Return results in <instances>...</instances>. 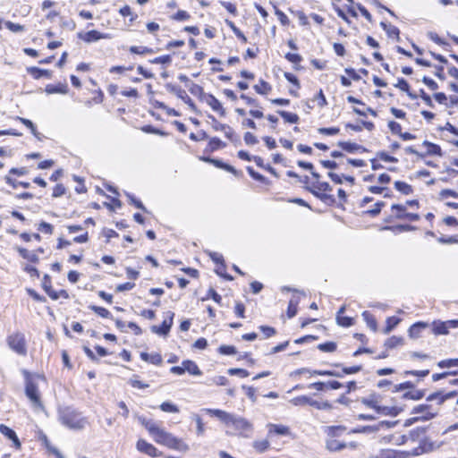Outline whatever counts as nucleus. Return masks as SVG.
I'll return each mask as SVG.
<instances>
[{"label":"nucleus","mask_w":458,"mask_h":458,"mask_svg":"<svg viewBox=\"0 0 458 458\" xmlns=\"http://www.w3.org/2000/svg\"><path fill=\"white\" fill-rule=\"evenodd\" d=\"M139 421L143 425L154 440L160 445H165L170 449L186 453L190 450V446L182 439L176 437L173 434L165 431L157 426L152 420H148L144 417H140Z\"/></svg>","instance_id":"nucleus-1"},{"label":"nucleus","mask_w":458,"mask_h":458,"mask_svg":"<svg viewBox=\"0 0 458 458\" xmlns=\"http://www.w3.org/2000/svg\"><path fill=\"white\" fill-rule=\"evenodd\" d=\"M208 414L217 418L225 427H232L239 435L249 437L252 432V425L246 419L220 409L205 408L202 410Z\"/></svg>","instance_id":"nucleus-2"},{"label":"nucleus","mask_w":458,"mask_h":458,"mask_svg":"<svg viewBox=\"0 0 458 458\" xmlns=\"http://www.w3.org/2000/svg\"><path fill=\"white\" fill-rule=\"evenodd\" d=\"M21 373L25 379V394L30 401L32 407L34 409H43L41 394L38 389V380L45 381V377L38 374H31L26 369H22Z\"/></svg>","instance_id":"nucleus-3"},{"label":"nucleus","mask_w":458,"mask_h":458,"mask_svg":"<svg viewBox=\"0 0 458 458\" xmlns=\"http://www.w3.org/2000/svg\"><path fill=\"white\" fill-rule=\"evenodd\" d=\"M59 420L64 426L74 430L82 429L87 424L86 418L70 408L59 411Z\"/></svg>","instance_id":"nucleus-4"},{"label":"nucleus","mask_w":458,"mask_h":458,"mask_svg":"<svg viewBox=\"0 0 458 458\" xmlns=\"http://www.w3.org/2000/svg\"><path fill=\"white\" fill-rule=\"evenodd\" d=\"M8 346L17 354L25 356L27 354L26 340L22 333L16 332L10 335L6 339Z\"/></svg>","instance_id":"nucleus-5"},{"label":"nucleus","mask_w":458,"mask_h":458,"mask_svg":"<svg viewBox=\"0 0 458 458\" xmlns=\"http://www.w3.org/2000/svg\"><path fill=\"white\" fill-rule=\"evenodd\" d=\"M391 209L394 212V216L397 219H407L409 221H418L420 219L418 214L407 212L406 205L394 204Z\"/></svg>","instance_id":"nucleus-6"},{"label":"nucleus","mask_w":458,"mask_h":458,"mask_svg":"<svg viewBox=\"0 0 458 458\" xmlns=\"http://www.w3.org/2000/svg\"><path fill=\"white\" fill-rule=\"evenodd\" d=\"M433 332L435 335H446L451 328L458 327V319L446 321H435L433 323Z\"/></svg>","instance_id":"nucleus-7"},{"label":"nucleus","mask_w":458,"mask_h":458,"mask_svg":"<svg viewBox=\"0 0 458 458\" xmlns=\"http://www.w3.org/2000/svg\"><path fill=\"white\" fill-rule=\"evenodd\" d=\"M174 317V312L167 311L166 318L163 321L162 325L160 327L153 326L151 327V331L159 335H167L172 326H173Z\"/></svg>","instance_id":"nucleus-8"},{"label":"nucleus","mask_w":458,"mask_h":458,"mask_svg":"<svg viewBox=\"0 0 458 458\" xmlns=\"http://www.w3.org/2000/svg\"><path fill=\"white\" fill-rule=\"evenodd\" d=\"M136 447L138 451L144 453L151 457L161 455V453L152 444L148 443L144 439L138 440Z\"/></svg>","instance_id":"nucleus-9"},{"label":"nucleus","mask_w":458,"mask_h":458,"mask_svg":"<svg viewBox=\"0 0 458 458\" xmlns=\"http://www.w3.org/2000/svg\"><path fill=\"white\" fill-rule=\"evenodd\" d=\"M204 102H206L213 111L218 113L221 116L225 115V109L222 103L213 95L208 94L204 96Z\"/></svg>","instance_id":"nucleus-10"},{"label":"nucleus","mask_w":458,"mask_h":458,"mask_svg":"<svg viewBox=\"0 0 458 458\" xmlns=\"http://www.w3.org/2000/svg\"><path fill=\"white\" fill-rule=\"evenodd\" d=\"M169 91L174 93L179 98L186 103L192 110H195V105L191 98L187 95L186 91L177 86L167 85Z\"/></svg>","instance_id":"nucleus-11"},{"label":"nucleus","mask_w":458,"mask_h":458,"mask_svg":"<svg viewBox=\"0 0 458 458\" xmlns=\"http://www.w3.org/2000/svg\"><path fill=\"white\" fill-rule=\"evenodd\" d=\"M79 38L87 43H91L99 39L108 38L109 37L98 30H89L85 33H79Z\"/></svg>","instance_id":"nucleus-12"},{"label":"nucleus","mask_w":458,"mask_h":458,"mask_svg":"<svg viewBox=\"0 0 458 458\" xmlns=\"http://www.w3.org/2000/svg\"><path fill=\"white\" fill-rule=\"evenodd\" d=\"M369 458H406V455L403 453L393 449H384L381 450L378 454Z\"/></svg>","instance_id":"nucleus-13"},{"label":"nucleus","mask_w":458,"mask_h":458,"mask_svg":"<svg viewBox=\"0 0 458 458\" xmlns=\"http://www.w3.org/2000/svg\"><path fill=\"white\" fill-rule=\"evenodd\" d=\"M0 433L3 434L4 436L7 437L9 439L13 440V445H15L16 448H20V446H21L20 440L17 437L16 433L12 428L2 424V425H0Z\"/></svg>","instance_id":"nucleus-14"},{"label":"nucleus","mask_w":458,"mask_h":458,"mask_svg":"<svg viewBox=\"0 0 458 458\" xmlns=\"http://www.w3.org/2000/svg\"><path fill=\"white\" fill-rule=\"evenodd\" d=\"M343 150H345L349 153H354L359 151H366L362 146L350 141H339L337 144Z\"/></svg>","instance_id":"nucleus-15"},{"label":"nucleus","mask_w":458,"mask_h":458,"mask_svg":"<svg viewBox=\"0 0 458 458\" xmlns=\"http://www.w3.org/2000/svg\"><path fill=\"white\" fill-rule=\"evenodd\" d=\"M305 372H308L310 375L330 376V377H342V374L340 372H337L335 370H312V371H310L307 369H299L298 371H296V373H298V374L305 373Z\"/></svg>","instance_id":"nucleus-16"},{"label":"nucleus","mask_w":458,"mask_h":458,"mask_svg":"<svg viewBox=\"0 0 458 458\" xmlns=\"http://www.w3.org/2000/svg\"><path fill=\"white\" fill-rule=\"evenodd\" d=\"M414 413H422L420 419L428 420L434 418L437 414V411H429V407L428 405L421 404L414 408Z\"/></svg>","instance_id":"nucleus-17"},{"label":"nucleus","mask_w":458,"mask_h":458,"mask_svg":"<svg viewBox=\"0 0 458 458\" xmlns=\"http://www.w3.org/2000/svg\"><path fill=\"white\" fill-rule=\"evenodd\" d=\"M140 358L147 362H149L154 365H160L163 361L162 357L159 353H147V352H141Z\"/></svg>","instance_id":"nucleus-18"},{"label":"nucleus","mask_w":458,"mask_h":458,"mask_svg":"<svg viewBox=\"0 0 458 458\" xmlns=\"http://www.w3.org/2000/svg\"><path fill=\"white\" fill-rule=\"evenodd\" d=\"M182 365L184 367V371L189 372L191 375L199 376L201 375V371L199 369L198 365L190 360H183Z\"/></svg>","instance_id":"nucleus-19"},{"label":"nucleus","mask_w":458,"mask_h":458,"mask_svg":"<svg viewBox=\"0 0 458 458\" xmlns=\"http://www.w3.org/2000/svg\"><path fill=\"white\" fill-rule=\"evenodd\" d=\"M268 433H276L277 435L287 436L290 434V428L284 425L268 424Z\"/></svg>","instance_id":"nucleus-20"},{"label":"nucleus","mask_w":458,"mask_h":458,"mask_svg":"<svg viewBox=\"0 0 458 458\" xmlns=\"http://www.w3.org/2000/svg\"><path fill=\"white\" fill-rule=\"evenodd\" d=\"M428 327L426 323L419 322L413 324L409 328V335L411 338H418L420 336V333L423 329H425Z\"/></svg>","instance_id":"nucleus-21"},{"label":"nucleus","mask_w":458,"mask_h":458,"mask_svg":"<svg viewBox=\"0 0 458 458\" xmlns=\"http://www.w3.org/2000/svg\"><path fill=\"white\" fill-rule=\"evenodd\" d=\"M313 188L314 189H310V191L317 197H320L318 192V191H323V192H326V191H332V188L331 186L329 185L328 182H317L314 185H313Z\"/></svg>","instance_id":"nucleus-22"},{"label":"nucleus","mask_w":458,"mask_h":458,"mask_svg":"<svg viewBox=\"0 0 458 458\" xmlns=\"http://www.w3.org/2000/svg\"><path fill=\"white\" fill-rule=\"evenodd\" d=\"M189 91L194 95L199 97L201 100L204 101V96L208 95L204 92L203 88L197 83L190 82V84L187 85Z\"/></svg>","instance_id":"nucleus-23"},{"label":"nucleus","mask_w":458,"mask_h":458,"mask_svg":"<svg viewBox=\"0 0 458 458\" xmlns=\"http://www.w3.org/2000/svg\"><path fill=\"white\" fill-rule=\"evenodd\" d=\"M380 26L386 32L388 37L396 38L397 39H399L400 31L397 27L391 25V24H386V22H383V21L380 23Z\"/></svg>","instance_id":"nucleus-24"},{"label":"nucleus","mask_w":458,"mask_h":458,"mask_svg":"<svg viewBox=\"0 0 458 458\" xmlns=\"http://www.w3.org/2000/svg\"><path fill=\"white\" fill-rule=\"evenodd\" d=\"M45 91L47 94H55V93L66 94L68 92V88L66 85L55 86V85L49 84L46 87Z\"/></svg>","instance_id":"nucleus-25"},{"label":"nucleus","mask_w":458,"mask_h":458,"mask_svg":"<svg viewBox=\"0 0 458 458\" xmlns=\"http://www.w3.org/2000/svg\"><path fill=\"white\" fill-rule=\"evenodd\" d=\"M362 317L364 318V320L366 321L368 327L374 332L377 331V320L376 318L373 317V315L371 313H369V311H364L362 313Z\"/></svg>","instance_id":"nucleus-26"},{"label":"nucleus","mask_w":458,"mask_h":458,"mask_svg":"<svg viewBox=\"0 0 458 458\" xmlns=\"http://www.w3.org/2000/svg\"><path fill=\"white\" fill-rule=\"evenodd\" d=\"M18 251L23 259L30 262L36 263L38 261V257L35 252L29 251L24 248H18Z\"/></svg>","instance_id":"nucleus-27"},{"label":"nucleus","mask_w":458,"mask_h":458,"mask_svg":"<svg viewBox=\"0 0 458 458\" xmlns=\"http://www.w3.org/2000/svg\"><path fill=\"white\" fill-rule=\"evenodd\" d=\"M277 114H280L286 123H297L299 122V116L296 114L289 113L284 110H278Z\"/></svg>","instance_id":"nucleus-28"},{"label":"nucleus","mask_w":458,"mask_h":458,"mask_svg":"<svg viewBox=\"0 0 458 458\" xmlns=\"http://www.w3.org/2000/svg\"><path fill=\"white\" fill-rule=\"evenodd\" d=\"M423 145L427 147L428 155L442 156V150L438 145L428 142L427 140L423 142Z\"/></svg>","instance_id":"nucleus-29"},{"label":"nucleus","mask_w":458,"mask_h":458,"mask_svg":"<svg viewBox=\"0 0 458 458\" xmlns=\"http://www.w3.org/2000/svg\"><path fill=\"white\" fill-rule=\"evenodd\" d=\"M299 303V296H293L291 299L288 309H287V315L289 318H293L297 314V306Z\"/></svg>","instance_id":"nucleus-30"},{"label":"nucleus","mask_w":458,"mask_h":458,"mask_svg":"<svg viewBox=\"0 0 458 458\" xmlns=\"http://www.w3.org/2000/svg\"><path fill=\"white\" fill-rule=\"evenodd\" d=\"M437 366L441 369H454L453 370L458 369V359H448L440 360Z\"/></svg>","instance_id":"nucleus-31"},{"label":"nucleus","mask_w":458,"mask_h":458,"mask_svg":"<svg viewBox=\"0 0 458 458\" xmlns=\"http://www.w3.org/2000/svg\"><path fill=\"white\" fill-rule=\"evenodd\" d=\"M254 89L259 94L267 95L271 91L272 88L269 83L261 80L259 84L254 86Z\"/></svg>","instance_id":"nucleus-32"},{"label":"nucleus","mask_w":458,"mask_h":458,"mask_svg":"<svg viewBox=\"0 0 458 458\" xmlns=\"http://www.w3.org/2000/svg\"><path fill=\"white\" fill-rule=\"evenodd\" d=\"M345 446H346V445L344 443H342V442L338 441L337 439L332 438V439H328L327 441V448L332 452L342 450Z\"/></svg>","instance_id":"nucleus-33"},{"label":"nucleus","mask_w":458,"mask_h":458,"mask_svg":"<svg viewBox=\"0 0 458 458\" xmlns=\"http://www.w3.org/2000/svg\"><path fill=\"white\" fill-rule=\"evenodd\" d=\"M401 321L399 318L389 317L386 318V327L384 329V334H389Z\"/></svg>","instance_id":"nucleus-34"},{"label":"nucleus","mask_w":458,"mask_h":458,"mask_svg":"<svg viewBox=\"0 0 458 458\" xmlns=\"http://www.w3.org/2000/svg\"><path fill=\"white\" fill-rule=\"evenodd\" d=\"M402 344H403V338L396 335L388 338L385 344V345L390 349L395 348Z\"/></svg>","instance_id":"nucleus-35"},{"label":"nucleus","mask_w":458,"mask_h":458,"mask_svg":"<svg viewBox=\"0 0 458 458\" xmlns=\"http://www.w3.org/2000/svg\"><path fill=\"white\" fill-rule=\"evenodd\" d=\"M394 187L397 191H399L400 192H402L405 195H409L412 192L411 186L404 182H400V181L395 182Z\"/></svg>","instance_id":"nucleus-36"},{"label":"nucleus","mask_w":458,"mask_h":458,"mask_svg":"<svg viewBox=\"0 0 458 458\" xmlns=\"http://www.w3.org/2000/svg\"><path fill=\"white\" fill-rule=\"evenodd\" d=\"M192 420L196 422L197 429L196 433L198 436H203L205 433V427L202 419L199 415L194 413L191 416Z\"/></svg>","instance_id":"nucleus-37"},{"label":"nucleus","mask_w":458,"mask_h":458,"mask_svg":"<svg viewBox=\"0 0 458 458\" xmlns=\"http://www.w3.org/2000/svg\"><path fill=\"white\" fill-rule=\"evenodd\" d=\"M4 181L8 185L12 186L14 189L17 188L18 186H21L23 188H29L30 185V182H18L17 180L13 179L10 175H6L4 177Z\"/></svg>","instance_id":"nucleus-38"},{"label":"nucleus","mask_w":458,"mask_h":458,"mask_svg":"<svg viewBox=\"0 0 458 458\" xmlns=\"http://www.w3.org/2000/svg\"><path fill=\"white\" fill-rule=\"evenodd\" d=\"M290 403L294 406H305L309 405L310 397L307 395H301L294 397L290 400Z\"/></svg>","instance_id":"nucleus-39"},{"label":"nucleus","mask_w":458,"mask_h":458,"mask_svg":"<svg viewBox=\"0 0 458 458\" xmlns=\"http://www.w3.org/2000/svg\"><path fill=\"white\" fill-rule=\"evenodd\" d=\"M361 403L368 407L378 410V401L376 398L375 394L370 395L369 397L362 398Z\"/></svg>","instance_id":"nucleus-40"},{"label":"nucleus","mask_w":458,"mask_h":458,"mask_svg":"<svg viewBox=\"0 0 458 458\" xmlns=\"http://www.w3.org/2000/svg\"><path fill=\"white\" fill-rule=\"evenodd\" d=\"M270 444L267 439L263 440H257L253 442V447L259 453L265 452L268 447Z\"/></svg>","instance_id":"nucleus-41"},{"label":"nucleus","mask_w":458,"mask_h":458,"mask_svg":"<svg viewBox=\"0 0 458 458\" xmlns=\"http://www.w3.org/2000/svg\"><path fill=\"white\" fill-rule=\"evenodd\" d=\"M395 87L399 88L403 91L407 92L411 99L416 98V96L410 92V85L404 79H399Z\"/></svg>","instance_id":"nucleus-42"},{"label":"nucleus","mask_w":458,"mask_h":458,"mask_svg":"<svg viewBox=\"0 0 458 458\" xmlns=\"http://www.w3.org/2000/svg\"><path fill=\"white\" fill-rule=\"evenodd\" d=\"M160 409L165 412H170V413L179 412V408L175 404H174L170 402H165V403H161Z\"/></svg>","instance_id":"nucleus-43"},{"label":"nucleus","mask_w":458,"mask_h":458,"mask_svg":"<svg viewBox=\"0 0 458 458\" xmlns=\"http://www.w3.org/2000/svg\"><path fill=\"white\" fill-rule=\"evenodd\" d=\"M16 120L20 121L21 123H23L27 128H29L31 131V133L34 135V136H38V131H37V129L34 125V123L29 120V119H26V118H22V117H20V116H17L16 117Z\"/></svg>","instance_id":"nucleus-44"},{"label":"nucleus","mask_w":458,"mask_h":458,"mask_svg":"<svg viewBox=\"0 0 458 458\" xmlns=\"http://www.w3.org/2000/svg\"><path fill=\"white\" fill-rule=\"evenodd\" d=\"M318 348L325 352H333L336 350V344L334 342H327L318 344Z\"/></svg>","instance_id":"nucleus-45"},{"label":"nucleus","mask_w":458,"mask_h":458,"mask_svg":"<svg viewBox=\"0 0 458 458\" xmlns=\"http://www.w3.org/2000/svg\"><path fill=\"white\" fill-rule=\"evenodd\" d=\"M90 309L95 313H97L98 316H100L102 318H111V313L109 312V310H107L106 309H105L103 307L92 305V306H90Z\"/></svg>","instance_id":"nucleus-46"},{"label":"nucleus","mask_w":458,"mask_h":458,"mask_svg":"<svg viewBox=\"0 0 458 458\" xmlns=\"http://www.w3.org/2000/svg\"><path fill=\"white\" fill-rule=\"evenodd\" d=\"M247 171H248L249 174H250L253 179H255V180H257V181H259V182H263V183H267V184L268 183L267 179L265 176H263L262 174H259V173L255 172V171L253 170V168H252V167L248 166V167H247Z\"/></svg>","instance_id":"nucleus-47"},{"label":"nucleus","mask_w":458,"mask_h":458,"mask_svg":"<svg viewBox=\"0 0 458 458\" xmlns=\"http://www.w3.org/2000/svg\"><path fill=\"white\" fill-rule=\"evenodd\" d=\"M130 52L132 54H138V55H144V54H149L152 53V49L148 48L147 47H131Z\"/></svg>","instance_id":"nucleus-48"},{"label":"nucleus","mask_w":458,"mask_h":458,"mask_svg":"<svg viewBox=\"0 0 458 458\" xmlns=\"http://www.w3.org/2000/svg\"><path fill=\"white\" fill-rule=\"evenodd\" d=\"M229 27L232 29V30L234 32V34L239 38L242 42L246 43L247 38L243 35V33L234 25L233 21H226Z\"/></svg>","instance_id":"nucleus-49"},{"label":"nucleus","mask_w":458,"mask_h":458,"mask_svg":"<svg viewBox=\"0 0 458 458\" xmlns=\"http://www.w3.org/2000/svg\"><path fill=\"white\" fill-rule=\"evenodd\" d=\"M218 352L224 355H233L236 353V349L233 345H221Z\"/></svg>","instance_id":"nucleus-50"},{"label":"nucleus","mask_w":458,"mask_h":458,"mask_svg":"<svg viewBox=\"0 0 458 458\" xmlns=\"http://www.w3.org/2000/svg\"><path fill=\"white\" fill-rule=\"evenodd\" d=\"M337 323L342 327H350L352 325V318L349 317L337 315Z\"/></svg>","instance_id":"nucleus-51"},{"label":"nucleus","mask_w":458,"mask_h":458,"mask_svg":"<svg viewBox=\"0 0 458 458\" xmlns=\"http://www.w3.org/2000/svg\"><path fill=\"white\" fill-rule=\"evenodd\" d=\"M126 196L129 199L130 204L134 205L137 208H140L143 211H146V208L142 204L141 201L136 199L131 194L126 193Z\"/></svg>","instance_id":"nucleus-52"},{"label":"nucleus","mask_w":458,"mask_h":458,"mask_svg":"<svg viewBox=\"0 0 458 458\" xmlns=\"http://www.w3.org/2000/svg\"><path fill=\"white\" fill-rule=\"evenodd\" d=\"M44 443H45L46 447L48 449V451L51 452L52 454H54L57 458H64L62 455V454L58 451V449L50 444V442L47 439V437H45Z\"/></svg>","instance_id":"nucleus-53"},{"label":"nucleus","mask_w":458,"mask_h":458,"mask_svg":"<svg viewBox=\"0 0 458 458\" xmlns=\"http://www.w3.org/2000/svg\"><path fill=\"white\" fill-rule=\"evenodd\" d=\"M437 242L444 244H455L458 243V236L438 237Z\"/></svg>","instance_id":"nucleus-54"},{"label":"nucleus","mask_w":458,"mask_h":458,"mask_svg":"<svg viewBox=\"0 0 458 458\" xmlns=\"http://www.w3.org/2000/svg\"><path fill=\"white\" fill-rule=\"evenodd\" d=\"M6 28L13 32H21L24 30V27L22 25L13 23L12 21L5 22Z\"/></svg>","instance_id":"nucleus-55"},{"label":"nucleus","mask_w":458,"mask_h":458,"mask_svg":"<svg viewBox=\"0 0 458 458\" xmlns=\"http://www.w3.org/2000/svg\"><path fill=\"white\" fill-rule=\"evenodd\" d=\"M243 140L247 145H254L258 143L257 137L249 131L244 134Z\"/></svg>","instance_id":"nucleus-56"},{"label":"nucleus","mask_w":458,"mask_h":458,"mask_svg":"<svg viewBox=\"0 0 458 458\" xmlns=\"http://www.w3.org/2000/svg\"><path fill=\"white\" fill-rule=\"evenodd\" d=\"M172 62L170 55H162L151 60L152 64H169Z\"/></svg>","instance_id":"nucleus-57"},{"label":"nucleus","mask_w":458,"mask_h":458,"mask_svg":"<svg viewBox=\"0 0 458 458\" xmlns=\"http://www.w3.org/2000/svg\"><path fill=\"white\" fill-rule=\"evenodd\" d=\"M275 13L278 17L280 22L283 25L285 26V25L289 24L288 17L281 10L277 9L276 7H275Z\"/></svg>","instance_id":"nucleus-58"},{"label":"nucleus","mask_w":458,"mask_h":458,"mask_svg":"<svg viewBox=\"0 0 458 458\" xmlns=\"http://www.w3.org/2000/svg\"><path fill=\"white\" fill-rule=\"evenodd\" d=\"M228 373L232 376H240L242 377H246L249 376V372L243 369H228Z\"/></svg>","instance_id":"nucleus-59"},{"label":"nucleus","mask_w":458,"mask_h":458,"mask_svg":"<svg viewBox=\"0 0 458 458\" xmlns=\"http://www.w3.org/2000/svg\"><path fill=\"white\" fill-rule=\"evenodd\" d=\"M190 17L191 15L186 11L180 10L173 16V19L176 21H187Z\"/></svg>","instance_id":"nucleus-60"},{"label":"nucleus","mask_w":458,"mask_h":458,"mask_svg":"<svg viewBox=\"0 0 458 458\" xmlns=\"http://www.w3.org/2000/svg\"><path fill=\"white\" fill-rule=\"evenodd\" d=\"M293 13L298 18L301 25L306 26L309 24L308 17L305 15V13L302 11H296V12H293Z\"/></svg>","instance_id":"nucleus-61"},{"label":"nucleus","mask_w":458,"mask_h":458,"mask_svg":"<svg viewBox=\"0 0 458 458\" xmlns=\"http://www.w3.org/2000/svg\"><path fill=\"white\" fill-rule=\"evenodd\" d=\"M340 130L336 127H331V128H319L318 132L325 135H335L339 133Z\"/></svg>","instance_id":"nucleus-62"},{"label":"nucleus","mask_w":458,"mask_h":458,"mask_svg":"<svg viewBox=\"0 0 458 458\" xmlns=\"http://www.w3.org/2000/svg\"><path fill=\"white\" fill-rule=\"evenodd\" d=\"M446 399V396H443L440 393H434L428 396V401H437L438 404H441L444 403V401Z\"/></svg>","instance_id":"nucleus-63"},{"label":"nucleus","mask_w":458,"mask_h":458,"mask_svg":"<svg viewBox=\"0 0 458 458\" xmlns=\"http://www.w3.org/2000/svg\"><path fill=\"white\" fill-rule=\"evenodd\" d=\"M259 329L263 332L266 338L271 337L276 334V329L267 326H260Z\"/></svg>","instance_id":"nucleus-64"}]
</instances>
